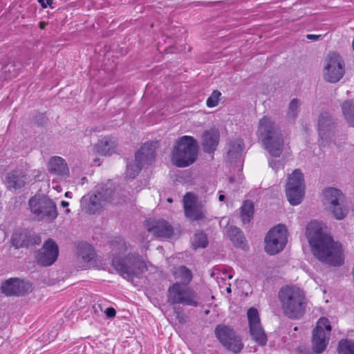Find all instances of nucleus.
<instances>
[{
	"mask_svg": "<svg viewBox=\"0 0 354 354\" xmlns=\"http://www.w3.org/2000/svg\"><path fill=\"white\" fill-rule=\"evenodd\" d=\"M61 205L64 207H66L69 205V203L68 201H62L61 202Z\"/></svg>",
	"mask_w": 354,
	"mask_h": 354,
	"instance_id": "nucleus-49",
	"label": "nucleus"
},
{
	"mask_svg": "<svg viewBox=\"0 0 354 354\" xmlns=\"http://www.w3.org/2000/svg\"><path fill=\"white\" fill-rule=\"evenodd\" d=\"M305 183L304 174L299 169H295L288 176L286 185V194L292 205L300 204L305 194Z\"/></svg>",
	"mask_w": 354,
	"mask_h": 354,
	"instance_id": "nucleus-9",
	"label": "nucleus"
},
{
	"mask_svg": "<svg viewBox=\"0 0 354 354\" xmlns=\"http://www.w3.org/2000/svg\"><path fill=\"white\" fill-rule=\"evenodd\" d=\"M112 266L124 278H139L148 270L145 261L138 254L129 253L123 258L115 257L112 260Z\"/></svg>",
	"mask_w": 354,
	"mask_h": 354,
	"instance_id": "nucleus-4",
	"label": "nucleus"
},
{
	"mask_svg": "<svg viewBox=\"0 0 354 354\" xmlns=\"http://www.w3.org/2000/svg\"><path fill=\"white\" fill-rule=\"evenodd\" d=\"M59 256V247L54 240L48 239L42 247L35 251V260L37 265L42 267L52 266Z\"/></svg>",
	"mask_w": 354,
	"mask_h": 354,
	"instance_id": "nucleus-11",
	"label": "nucleus"
},
{
	"mask_svg": "<svg viewBox=\"0 0 354 354\" xmlns=\"http://www.w3.org/2000/svg\"><path fill=\"white\" fill-rule=\"evenodd\" d=\"M176 278L180 279V283L187 286L191 283L193 279V274L190 269L185 266H180L176 269L174 273Z\"/></svg>",
	"mask_w": 354,
	"mask_h": 354,
	"instance_id": "nucleus-28",
	"label": "nucleus"
},
{
	"mask_svg": "<svg viewBox=\"0 0 354 354\" xmlns=\"http://www.w3.org/2000/svg\"><path fill=\"white\" fill-rule=\"evenodd\" d=\"M93 163H94V165L95 166H100V158H98V157H96L95 158L93 159Z\"/></svg>",
	"mask_w": 354,
	"mask_h": 354,
	"instance_id": "nucleus-47",
	"label": "nucleus"
},
{
	"mask_svg": "<svg viewBox=\"0 0 354 354\" xmlns=\"http://www.w3.org/2000/svg\"><path fill=\"white\" fill-rule=\"evenodd\" d=\"M183 203H184V210L185 209L186 205H196V198L194 195L191 192H187L183 196Z\"/></svg>",
	"mask_w": 354,
	"mask_h": 354,
	"instance_id": "nucleus-42",
	"label": "nucleus"
},
{
	"mask_svg": "<svg viewBox=\"0 0 354 354\" xmlns=\"http://www.w3.org/2000/svg\"><path fill=\"white\" fill-rule=\"evenodd\" d=\"M198 156H171L173 163L178 167H186L193 164Z\"/></svg>",
	"mask_w": 354,
	"mask_h": 354,
	"instance_id": "nucleus-34",
	"label": "nucleus"
},
{
	"mask_svg": "<svg viewBox=\"0 0 354 354\" xmlns=\"http://www.w3.org/2000/svg\"><path fill=\"white\" fill-rule=\"evenodd\" d=\"M322 196L323 203L328 206L336 219L342 220L346 216L348 210L344 205L345 196L340 189L335 187L325 188Z\"/></svg>",
	"mask_w": 354,
	"mask_h": 354,
	"instance_id": "nucleus-8",
	"label": "nucleus"
},
{
	"mask_svg": "<svg viewBox=\"0 0 354 354\" xmlns=\"http://www.w3.org/2000/svg\"><path fill=\"white\" fill-rule=\"evenodd\" d=\"M225 198V196L223 194H220L218 196V200L220 201H223Z\"/></svg>",
	"mask_w": 354,
	"mask_h": 354,
	"instance_id": "nucleus-51",
	"label": "nucleus"
},
{
	"mask_svg": "<svg viewBox=\"0 0 354 354\" xmlns=\"http://www.w3.org/2000/svg\"><path fill=\"white\" fill-rule=\"evenodd\" d=\"M48 170L50 174L66 177L69 174L67 163L61 156H52L48 163Z\"/></svg>",
	"mask_w": 354,
	"mask_h": 354,
	"instance_id": "nucleus-21",
	"label": "nucleus"
},
{
	"mask_svg": "<svg viewBox=\"0 0 354 354\" xmlns=\"http://www.w3.org/2000/svg\"><path fill=\"white\" fill-rule=\"evenodd\" d=\"M105 314L107 317L113 318L116 315V310L113 307H109L106 309Z\"/></svg>",
	"mask_w": 354,
	"mask_h": 354,
	"instance_id": "nucleus-45",
	"label": "nucleus"
},
{
	"mask_svg": "<svg viewBox=\"0 0 354 354\" xmlns=\"http://www.w3.org/2000/svg\"><path fill=\"white\" fill-rule=\"evenodd\" d=\"M78 256L84 262H90L95 259L96 254L94 248L86 243L80 244L78 246Z\"/></svg>",
	"mask_w": 354,
	"mask_h": 354,
	"instance_id": "nucleus-29",
	"label": "nucleus"
},
{
	"mask_svg": "<svg viewBox=\"0 0 354 354\" xmlns=\"http://www.w3.org/2000/svg\"><path fill=\"white\" fill-rule=\"evenodd\" d=\"M227 236L235 247L244 248L246 245L245 237L241 230L236 226H230L227 231Z\"/></svg>",
	"mask_w": 354,
	"mask_h": 354,
	"instance_id": "nucleus-26",
	"label": "nucleus"
},
{
	"mask_svg": "<svg viewBox=\"0 0 354 354\" xmlns=\"http://www.w3.org/2000/svg\"><path fill=\"white\" fill-rule=\"evenodd\" d=\"M342 137H343V138H342V139H343V140L346 139V135H345V134H342Z\"/></svg>",
	"mask_w": 354,
	"mask_h": 354,
	"instance_id": "nucleus-56",
	"label": "nucleus"
},
{
	"mask_svg": "<svg viewBox=\"0 0 354 354\" xmlns=\"http://www.w3.org/2000/svg\"><path fill=\"white\" fill-rule=\"evenodd\" d=\"M132 162H127L126 169V178L134 179L141 171L143 167V160L148 156H134Z\"/></svg>",
	"mask_w": 354,
	"mask_h": 354,
	"instance_id": "nucleus-25",
	"label": "nucleus"
},
{
	"mask_svg": "<svg viewBox=\"0 0 354 354\" xmlns=\"http://www.w3.org/2000/svg\"><path fill=\"white\" fill-rule=\"evenodd\" d=\"M318 330H320L321 332L326 333V334L328 333V335H330L332 327L328 318L321 317L318 319L317 326L313 330L318 331Z\"/></svg>",
	"mask_w": 354,
	"mask_h": 354,
	"instance_id": "nucleus-38",
	"label": "nucleus"
},
{
	"mask_svg": "<svg viewBox=\"0 0 354 354\" xmlns=\"http://www.w3.org/2000/svg\"><path fill=\"white\" fill-rule=\"evenodd\" d=\"M322 37L321 35H312V34H308L306 35V38L308 39H310V40H317L318 39H319L320 37Z\"/></svg>",
	"mask_w": 354,
	"mask_h": 354,
	"instance_id": "nucleus-46",
	"label": "nucleus"
},
{
	"mask_svg": "<svg viewBox=\"0 0 354 354\" xmlns=\"http://www.w3.org/2000/svg\"><path fill=\"white\" fill-rule=\"evenodd\" d=\"M221 93L218 90H214L210 96L207 99L206 104L209 108H213L218 105Z\"/></svg>",
	"mask_w": 354,
	"mask_h": 354,
	"instance_id": "nucleus-40",
	"label": "nucleus"
},
{
	"mask_svg": "<svg viewBox=\"0 0 354 354\" xmlns=\"http://www.w3.org/2000/svg\"><path fill=\"white\" fill-rule=\"evenodd\" d=\"M279 158H281V156H271V158L268 159L269 166L276 171L283 166L284 160L278 159Z\"/></svg>",
	"mask_w": 354,
	"mask_h": 354,
	"instance_id": "nucleus-41",
	"label": "nucleus"
},
{
	"mask_svg": "<svg viewBox=\"0 0 354 354\" xmlns=\"http://www.w3.org/2000/svg\"><path fill=\"white\" fill-rule=\"evenodd\" d=\"M4 71L6 73V77L12 79L16 77L20 73L21 67L20 66H17L16 64H12L7 65L5 67Z\"/></svg>",
	"mask_w": 354,
	"mask_h": 354,
	"instance_id": "nucleus-39",
	"label": "nucleus"
},
{
	"mask_svg": "<svg viewBox=\"0 0 354 354\" xmlns=\"http://www.w3.org/2000/svg\"><path fill=\"white\" fill-rule=\"evenodd\" d=\"M66 213H68V212H70V209H66Z\"/></svg>",
	"mask_w": 354,
	"mask_h": 354,
	"instance_id": "nucleus-58",
	"label": "nucleus"
},
{
	"mask_svg": "<svg viewBox=\"0 0 354 354\" xmlns=\"http://www.w3.org/2000/svg\"><path fill=\"white\" fill-rule=\"evenodd\" d=\"M167 299L170 305L182 304L193 307L198 306V297L196 291L178 281L168 288Z\"/></svg>",
	"mask_w": 354,
	"mask_h": 354,
	"instance_id": "nucleus-5",
	"label": "nucleus"
},
{
	"mask_svg": "<svg viewBox=\"0 0 354 354\" xmlns=\"http://www.w3.org/2000/svg\"><path fill=\"white\" fill-rule=\"evenodd\" d=\"M46 23L44 21H40L39 23V28L40 29H44L46 28Z\"/></svg>",
	"mask_w": 354,
	"mask_h": 354,
	"instance_id": "nucleus-48",
	"label": "nucleus"
},
{
	"mask_svg": "<svg viewBox=\"0 0 354 354\" xmlns=\"http://www.w3.org/2000/svg\"><path fill=\"white\" fill-rule=\"evenodd\" d=\"M10 241L16 249L28 248L39 245L41 239L31 229L19 228L12 233Z\"/></svg>",
	"mask_w": 354,
	"mask_h": 354,
	"instance_id": "nucleus-15",
	"label": "nucleus"
},
{
	"mask_svg": "<svg viewBox=\"0 0 354 354\" xmlns=\"http://www.w3.org/2000/svg\"><path fill=\"white\" fill-rule=\"evenodd\" d=\"M301 354H317V353H315L313 351H310L308 350V351H301Z\"/></svg>",
	"mask_w": 354,
	"mask_h": 354,
	"instance_id": "nucleus-50",
	"label": "nucleus"
},
{
	"mask_svg": "<svg viewBox=\"0 0 354 354\" xmlns=\"http://www.w3.org/2000/svg\"><path fill=\"white\" fill-rule=\"evenodd\" d=\"M81 206L89 214H95L102 209L101 193L84 195L81 199Z\"/></svg>",
	"mask_w": 354,
	"mask_h": 354,
	"instance_id": "nucleus-19",
	"label": "nucleus"
},
{
	"mask_svg": "<svg viewBox=\"0 0 354 354\" xmlns=\"http://www.w3.org/2000/svg\"><path fill=\"white\" fill-rule=\"evenodd\" d=\"M148 230L156 236L161 238H170L174 234L173 227L168 221L164 219L152 221Z\"/></svg>",
	"mask_w": 354,
	"mask_h": 354,
	"instance_id": "nucleus-20",
	"label": "nucleus"
},
{
	"mask_svg": "<svg viewBox=\"0 0 354 354\" xmlns=\"http://www.w3.org/2000/svg\"><path fill=\"white\" fill-rule=\"evenodd\" d=\"M33 122L35 124H37L38 126H44L45 124H46L47 122V117L44 113H39L37 114L33 118Z\"/></svg>",
	"mask_w": 354,
	"mask_h": 354,
	"instance_id": "nucleus-43",
	"label": "nucleus"
},
{
	"mask_svg": "<svg viewBox=\"0 0 354 354\" xmlns=\"http://www.w3.org/2000/svg\"><path fill=\"white\" fill-rule=\"evenodd\" d=\"M329 342V335L326 333L313 330L312 345L313 350L315 353L324 352Z\"/></svg>",
	"mask_w": 354,
	"mask_h": 354,
	"instance_id": "nucleus-24",
	"label": "nucleus"
},
{
	"mask_svg": "<svg viewBox=\"0 0 354 354\" xmlns=\"http://www.w3.org/2000/svg\"><path fill=\"white\" fill-rule=\"evenodd\" d=\"M185 216L194 221H203L206 218L201 207L195 205H186L184 210Z\"/></svg>",
	"mask_w": 354,
	"mask_h": 354,
	"instance_id": "nucleus-30",
	"label": "nucleus"
},
{
	"mask_svg": "<svg viewBox=\"0 0 354 354\" xmlns=\"http://www.w3.org/2000/svg\"><path fill=\"white\" fill-rule=\"evenodd\" d=\"M339 354H354V341L342 339L338 344Z\"/></svg>",
	"mask_w": 354,
	"mask_h": 354,
	"instance_id": "nucleus-35",
	"label": "nucleus"
},
{
	"mask_svg": "<svg viewBox=\"0 0 354 354\" xmlns=\"http://www.w3.org/2000/svg\"><path fill=\"white\" fill-rule=\"evenodd\" d=\"M300 111V103L297 98L292 99L288 106L287 116L290 119H295Z\"/></svg>",
	"mask_w": 354,
	"mask_h": 354,
	"instance_id": "nucleus-37",
	"label": "nucleus"
},
{
	"mask_svg": "<svg viewBox=\"0 0 354 354\" xmlns=\"http://www.w3.org/2000/svg\"><path fill=\"white\" fill-rule=\"evenodd\" d=\"M344 63L339 54L333 53L326 59L324 74L325 80L330 83H336L343 77Z\"/></svg>",
	"mask_w": 354,
	"mask_h": 354,
	"instance_id": "nucleus-12",
	"label": "nucleus"
},
{
	"mask_svg": "<svg viewBox=\"0 0 354 354\" xmlns=\"http://www.w3.org/2000/svg\"><path fill=\"white\" fill-rule=\"evenodd\" d=\"M198 144L190 136H183L176 142L171 155H198Z\"/></svg>",
	"mask_w": 354,
	"mask_h": 354,
	"instance_id": "nucleus-17",
	"label": "nucleus"
},
{
	"mask_svg": "<svg viewBox=\"0 0 354 354\" xmlns=\"http://www.w3.org/2000/svg\"><path fill=\"white\" fill-rule=\"evenodd\" d=\"M245 149L243 139L236 138L230 142V149L227 155H241Z\"/></svg>",
	"mask_w": 354,
	"mask_h": 354,
	"instance_id": "nucleus-33",
	"label": "nucleus"
},
{
	"mask_svg": "<svg viewBox=\"0 0 354 354\" xmlns=\"http://www.w3.org/2000/svg\"><path fill=\"white\" fill-rule=\"evenodd\" d=\"M306 236L313 255L321 262L340 266L344 262L342 244L323 230L322 223L311 221L306 227Z\"/></svg>",
	"mask_w": 354,
	"mask_h": 354,
	"instance_id": "nucleus-1",
	"label": "nucleus"
},
{
	"mask_svg": "<svg viewBox=\"0 0 354 354\" xmlns=\"http://www.w3.org/2000/svg\"><path fill=\"white\" fill-rule=\"evenodd\" d=\"M159 145L160 143L158 140H149L145 142L134 155H155Z\"/></svg>",
	"mask_w": 354,
	"mask_h": 354,
	"instance_id": "nucleus-32",
	"label": "nucleus"
},
{
	"mask_svg": "<svg viewBox=\"0 0 354 354\" xmlns=\"http://www.w3.org/2000/svg\"><path fill=\"white\" fill-rule=\"evenodd\" d=\"M287 229L283 224L270 229L265 237V251L270 255L282 251L287 243Z\"/></svg>",
	"mask_w": 354,
	"mask_h": 354,
	"instance_id": "nucleus-10",
	"label": "nucleus"
},
{
	"mask_svg": "<svg viewBox=\"0 0 354 354\" xmlns=\"http://www.w3.org/2000/svg\"><path fill=\"white\" fill-rule=\"evenodd\" d=\"M1 289L6 296H22L32 291V284L19 278H10L2 283Z\"/></svg>",
	"mask_w": 354,
	"mask_h": 354,
	"instance_id": "nucleus-16",
	"label": "nucleus"
},
{
	"mask_svg": "<svg viewBox=\"0 0 354 354\" xmlns=\"http://www.w3.org/2000/svg\"><path fill=\"white\" fill-rule=\"evenodd\" d=\"M31 212L38 220L54 221L58 212L55 203L46 196H32L28 201Z\"/></svg>",
	"mask_w": 354,
	"mask_h": 354,
	"instance_id": "nucleus-6",
	"label": "nucleus"
},
{
	"mask_svg": "<svg viewBox=\"0 0 354 354\" xmlns=\"http://www.w3.org/2000/svg\"><path fill=\"white\" fill-rule=\"evenodd\" d=\"M216 337L227 351L234 354L239 353L243 348L242 339L234 329L225 324H218L214 329Z\"/></svg>",
	"mask_w": 354,
	"mask_h": 354,
	"instance_id": "nucleus-7",
	"label": "nucleus"
},
{
	"mask_svg": "<svg viewBox=\"0 0 354 354\" xmlns=\"http://www.w3.org/2000/svg\"><path fill=\"white\" fill-rule=\"evenodd\" d=\"M37 1L40 3L42 8H46L47 7L53 8V0H37Z\"/></svg>",
	"mask_w": 354,
	"mask_h": 354,
	"instance_id": "nucleus-44",
	"label": "nucleus"
},
{
	"mask_svg": "<svg viewBox=\"0 0 354 354\" xmlns=\"http://www.w3.org/2000/svg\"><path fill=\"white\" fill-rule=\"evenodd\" d=\"M26 180V175L20 170H14L8 173L5 178L7 187L10 190H17L24 187Z\"/></svg>",
	"mask_w": 354,
	"mask_h": 354,
	"instance_id": "nucleus-23",
	"label": "nucleus"
},
{
	"mask_svg": "<svg viewBox=\"0 0 354 354\" xmlns=\"http://www.w3.org/2000/svg\"><path fill=\"white\" fill-rule=\"evenodd\" d=\"M278 297L286 317L299 319L305 315L308 299L301 288L295 285L283 286L279 290Z\"/></svg>",
	"mask_w": 354,
	"mask_h": 354,
	"instance_id": "nucleus-2",
	"label": "nucleus"
},
{
	"mask_svg": "<svg viewBox=\"0 0 354 354\" xmlns=\"http://www.w3.org/2000/svg\"><path fill=\"white\" fill-rule=\"evenodd\" d=\"M118 146L115 137L107 136L100 139L95 145L96 152L100 155H113L116 153Z\"/></svg>",
	"mask_w": 354,
	"mask_h": 354,
	"instance_id": "nucleus-22",
	"label": "nucleus"
},
{
	"mask_svg": "<svg viewBox=\"0 0 354 354\" xmlns=\"http://www.w3.org/2000/svg\"><path fill=\"white\" fill-rule=\"evenodd\" d=\"M352 48H353V50L354 51V38H353V40L352 41Z\"/></svg>",
	"mask_w": 354,
	"mask_h": 354,
	"instance_id": "nucleus-55",
	"label": "nucleus"
},
{
	"mask_svg": "<svg viewBox=\"0 0 354 354\" xmlns=\"http://www.w3.org/2000/svg\"><path fill=\"white\" fill-rule=\"evenodd\" d=\"M249 324V332L252 339L261 346L267 344L268 337L261 324L258 310L255 308H250L247 312Z\"/></svg>",
	"mask_w": 354,
	"mask_h": 354,
	"instance_id": "nucleus-14",
	"label": "nucleus"
},
{
	"mask_svg": "<svg viewBox=\"0 0 354 354\" xmlns=\"http://www.w3.org/2000/svg\"><path fill=\"white\" fill-rule=\"evenodd\" d=\"M337 124L333 117L327 112L322 113L318 119V132L321 139V145L335 142V136L338 133L336 130Z\"/></svg>",
	"mask_w": 354,
	"mask_h": 354,
	"instance_id": "nucleus-13",
	"label": "nucleus"
},
{
	"mask_svg": "<svg viewBox=\"0 0 354 354\" xmlns=\"http://www.w3.org/2000/svg\"><path fill=\"white\" fill-rule=\"evenodd\" d=\"M167 201L168 203H172L173 202V199L171 198H168Z\"/></svg>",
	"mask_w": 354,
	"mask_h": 354,
	"instance_id": "nucleus-52",
	"label": "nucleus"
},
{
	"mask_svg": "<svg viewBox=\"0 0 354 354\" xmlns=\"http://www.w3.org/2000/svg\"><path fill=\"white\" fill-rule=\"evenodd\" d=\"M342 110L346 122L350 126L354 127V101L344 102L342 104Z\"/></svg>",
	"mask_w": 354,
	"mask_h": 354,
	"instance_id": "nucleus-31",
	"label": "nucleus"
},
{
	"mask_svg": "<svg viewBox=\"0 0 354 354\" xmlns=\"http://www.w3.org/2000/svg\"><path fill=\"white\" fill-rule=\"evenodd\" d=\"M258 140L271 155H279L283 149L281 131L270 118L264 115L259 121L257 131Z\"/></svg>",
	"mask_w": 354,
	"mask_h": 354,
	"instance_id": "nucleus-3",
	"label": "nucleus"
},
{
	"mask_svg": "<svg viewBox=\"0 0 354 354\" xmlns=\"http://www.w3.org/2000/svg\"><path fill=\"white\" fill-rule=\"evenodd\" d=\"M193 245L195 248H205L208 245V239L207 234L202 230L195 233L194 236Z\"/></svg>",
	"mask_w": 354,
	"mask_h": 354,
	"instance_id": "nucleus-36",
	"label": "nucleus"
},
{
	"mask_svg": "<svg viewBox=\"0 0 354 354\" xmlns=\"http://www.w3.org/2000/svg\"><path fill=\"white\" fill-rule=\"evenodd\" d=\"M229 181H230V183H233V182H234V178H233V177H230V178H229Z\"/></svg>",
	"mask_w": 354,
	"mask_h": 354,
	"instance_id": "nucleus-53",
	"label": "nucleus"
},
{
	"mask_svg": "<svg viewBox=\"0 0 354 354\" xmlns=\"http://www.w3.org/2000/svg\"><path fill=\"white\" fill-rule=\"evenodd\" d=\"M220 141V133L216 129L205 130L201 136V147L204 153H214Z\"/></svg>",
	"mask_w": 354,
	"mask_h": 354,
	"instance_id": "nucleus-18",
	"label": "nucleus"
},
{
	"mask_svg": "<svg viewBox=\"0 0 354 354\" xmlns=\"http://www.w3.org/2000/svg\"><path fill=\"white\" fill-rule=\"evenodd\" d=\"M227 291L228 292H231V288H227Z\"/></svg>",
	"mask_w": 354,
	"mask_h": 354,
	"instance_id": "nucleus-57",
	"label": "nucleus"
},
{
	"mask_svg": "<svg viewBox=\"0 0 354 354\" xmlns=\"http://www.w3.org/2000/svg\"><path fill=\"white\" fill-rule=\"evenodd\" d=\"M69 194H70V192H66V194H65V196H66V197H71V196H69Z\"/></svg>",
	"mask_w": 354,
	"mask_h": 354,
	"instance_id": "nucleus-54",
	"label": "nucleus"
},
{
	"mask_svg": "<svg viewBox=\"0 0 354 354\" xmlns=\"http://www.w3.org/2000/svg\"><path fill=\"white\" fill-rule=\"evenodd\" d=\"M240 216L243 224H248L252 220L254 214V205L252 201L245 200L240 207Z\"/></svg>",
	"mask_w": 354,
	"mask_h": 354,
	"instance_id": "nucleus-27",
	"label": "nucleus"
}]
</instances>
